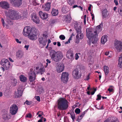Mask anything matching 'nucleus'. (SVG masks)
<instances>
[{
    "label": "nucleus",
    "instance_id": "nucleus-1",
    "mask_svg": "<svg viewBox=\"0 0 122 122\" xmlns=\"http://www.w3.org/2000/svg\"><path fill=\"white\" fill-rule=\"evenodd\" d=\"M50 51L51 59L55 61H60L63 57L62 53L61 51H56L54 50H51Z\"/></svg>",
    "mask_w": 122,
    "mask_h": 122
},
{
    "label": "nucleus",
    "instance_id": "nucleus-2",
    "mask_svg": "<svg viewBox=\"0 0 122 122\" xmlns=\"http://www.w3.org/2000/svg\"><path fill=\"white\" fill-rule=\"evenodd\" d=\"M57 102L58 108L59 110H65L68 108L69 102L65 98H61L58 100Z\"/></svg>",
    "mask_w": 122,
    "mask_h": 122
},
{
    "label": "nucleus",
    "instance_id": "nucleus-3",
    "mask_svg": "<svg viewBox=\"0 0 122 122\" xmlns=\"http://www.w3.org/2000/svg\"><path fill=\"white\" fill-rule=\"evenodd\" d=\"M9 17L12 20H17L21 17V16L18 12L14 10L10 9L8 10Z\"/></svg>",
    "mask_w": 122,
    "mask_h": 122
},
{
    "label": "nucleus",
    "instance_id": "nucleus-4",
    "mask_svg": "<svg viewBox=\"0 0 122 122\" xmlns=\"http://www.w3.org/2000/svg\"><path fill=\"white\" fill-rule=\"evenodd\" d=\"M101 24L97 26L96 30L94 31V33H92V43L96 44L98 40L97 37L98 36L99 30L101 29Z\"/></svg>",
    "mask_w": 122,
    "mask_h": 122
},
{
    "label": "nucleus",
    "instance_id": "nucleus-5",
    "mask_svg": "<svg viewBox=\"0 0 122 122\" xmlns=\"http://www.w3.org/2000/svg\"><path fill=\"white\" fill-rule=\"evenodd\" d=\"M74 28L77 33L76 37L77 39L79 38V39H82L83 37V34L81 33V27L80 25L78 24L77 22L75 23L74 25Z\"/></svg>",
    "mask_w": 122,
    "mask_h": 122
},
{
    "label": "nucleus",
    "instance_id": "nucleus-6",
    "mask_svg": "<svg viewBox=\"0 0 122 122\" xmlns=\"http://www.w3.org/2000/svg\"><path fill=\"white\" fill-rule=\"evenodd\" d=\"M38 31L35 27L32 29L31 33L28 36V38L32 40H34L37 39V36L38 34Z\"/></svg>",
    "mask_w": 122,
    "mask_h": 122
},
{
    "label": "nucleus",
    "instance_id": "nucleus-7",
    "mask_svg": "<svg viewBox=\"0 0 122 122\" xmlns=\"http://www.w3.org/2000/svg\"><path fill=\"white\" fill-rule=\"evenodd\" d=\"M35 68L34 70L32 68L30 69V71L28 73L29 80L30 82L33 81L35 80L36 77Z\"/></svg>",
    "mask_w": 122,
    "mask_h": 122
},
{
    "label": "nucleus",
    "instance_id": "nucleus-8",
    "mask_svg": "<svg viewBox=\"0 0 122 122\" xmlns=\"http://www.w3.org/2000/svg\"><path fill=\"white\" fill-rule=\"evenodd\" d=\"M43 37H41L38 39V41L40 44H41L43 46L46 45L47 41V36L45 34H43Z\"/></svg>",
    "mask_w": 122,
    "mask_h": 122
},
{
    "label": "nucleus",
    "instance_id": "nucleus-9",
    "mask_svg": "<svg viewBox=\"0 0 122 122\" xmlns=\"http://www.w3.org/2000/svg\"><path fill=\"white\" fill-rule=\"evenodd\" d=\"M1 64L6 70H8L10 67V62L8 59H2L1 61Z\"/></svg>",
    "mask_w": 122,
    "mask_h": 122
},
{
    "label": "nucleus",
    "instance_id": "nucleus-10",
    "mask_svg": "<svg viewBox=\"0 0 122 122\" xmlns=\"http://www.w3.org/2000/svg\"><path fill=\"white\" fill-rule=\"evenodd\" d=\"M86 35L87 37L89 40L87 41V44L90 46L92 38V28L90 27L86 29Z\"/></svg>",
    "mask_w": 122,
    "mask_h": 122
},
{
    "label": "nucleus",
    "instance_id": "nucleus-11",
    "mask_svg": "<svg viewBox=\"0 0 122 122\" xmlns=\"http://www.w3.org/2000/svg\"><path fill=\"white\" fill-rule=\"evenodd\" d=\"M33 27H32L31 28V27L29 26L25 27L23 32V34L24 35L26 36H29V35L31 33L32 29Z\"/></svg>",
    "mask_w": 122,
    "mask_h": 122
},
{
    "label": "nucleus",
    "instance_id": "nucleus-12",
    "mask_svg": "<svg viewBox=\"0 0 122 122\" xmlns=\"http://www.w3.org/2000/svg\"><path fill=\"white\" fill-rule=\"evenodd\" d=\"M69 75V74L67 72H63L61 78V81L63 83H66L68 81Z\"/></svg>",
    "mask_w": 122,
    "mask_h": 122
},
{
    "label": "nucleus",
    "instance_id": "nucleus-13",
    "mask_svg": "<svg viewBox=\"0 0 122 122\" xmlns=\"http://www.w3.org/2000/svg\"><path fill=\"white\" fill-rule=\"evenodd\" d=\"M18 109V107L16 105H12L10 108V112L12 115H14L17 112Z\"/></svg>",
    "mask_w": 122,
    "mask_h": 122
},
{
    "label": "nucleus",
    "instance_id": "nucleus-14",
    "mask_svg": "<svg viewBox=\"0 0 122 122\" xmlns=\"http://www.w3.org/2000/svg\"><path fill=\"white\" fill-rule=\"evenodd\" d=\"M72 75L76 79L80 78L81 76V72L77 68L74 69L72 72Z\"/></svg>",
    "mask_w": 122,
    "mask_h": 122
},
{
    "label": "nucleus",
    "instance_id": "nucleus-15",
    "mask_svg": "<svg viewBox=\"0 0 122 122\" xmlns=\"http://www.w3.org/2000/svg\"><path fill=\"white\" fill-rule=\"evenodd\" d=\"M115 47L119 52L122 51V43L120 41H116L115 44Z\"/></svg>",
    "mask_w": 122,
    "mask_h": 122
},
{
    "label": "nucleus",
    "instance_id": "nucleus-16",
    "mask_svg": "<svg viewBox=\"0 0 122 122\" xmlns=\"http://www.w3.org/2000/svg\"><path fill=\"white\" fill-rule=\"evenodd\" d=\"M56 70L58 73H60L62 72L64 70V66L63 65L58 63L56 65Z\"/></svg>",
    "mask_w": 122,
    "mask_h": 122
},
{
    "label": "nucleus",
    "instance_id": "nucleus-17",
    "mask_svg": "<svg viewBox=\"0 0 122 122\" xmlns=\"http://www.w3.org/2000/svg\"><path fill=\"white\" fill-rule=\"evenodd\" d=\"M0 6L4 9H7L9 8V3L5 1H1L0 2Z\"/></svg>",
    "mask_w": 122,
    "mask_h": 122
},
{
    "label": "nucleus",
    "instance_id": "nucleus-18",
    "mask_svg": "<svg viewBox=\"0 0 122 122\" xmlns=\"http://www.w3.org/2000/svg\"><path fill=\"white\" fill-rule=\"evenodd\" d=\"M11 2L13 3L14 6L15 7H19L22 4V0H11Z\"/></svg>",
    "mask_w": 122,
    "mask_h": 122
},
{
    "label": "nucleus",
    "instance_id": "nucleus-19",
    "mask_svg": "<svg viewBox=\"0 0 122 122\" xmlns=\"http://www.w3.org/2000/svg\"><path fill=\"white\" fill-rule=\"evenodd\" d=\"M39 15L41 18L43 20L47 19L48 17V15L47 13H43L41 11H40L39 12Z\"/></svg>",
    "mask_w": 122,
    "mask_h": 122
},
{
    "label": "nucleus",
    "instance_id": "nucleus-20",
    "mask_svg": "<svg viewBox=\"0 0 122 122\" xmlns=\"http://www.w3.org/2000/svg\"><path fill=\"white\" fill-rule=\"evenodd\" d=\"M104 122H119L117 118L113 117H109Z\"/></svg>",
    "mask_w": 122,
    "mask_h": 122
},
{
    "label": "nucleus",
    "instance_id": "nucleus-21",
    "mask_svg": "<svg viewBox=\"0 0 122 122\" xmlns=\"http://www.w3.org/2000/svg\"><path fill=\"white\" fill-rule=\"evenodd\" d=\"M88 56L87 60V62L88 63V65L89 67L91 68V66L92 65V61H91V59L92 58L91 55L92 53L91 51L88 52Z\"/></svg>",
    "mask_w": 122,
    "mask_h": 122
},
{
    "label": "nucleus",
    "instance_id": "nucleus-22",
    "mask_svg": "<svg viewBox=\"0 0 122 122\" xmlns=\"http://www.w3.org/2000/svg\"><path fill=\"white\" fill-rule=\"evenodd\" d=\"M23 55L24 53L22 51L19 50L16 52V56L19 59L22 58L23 56Z\"/></svg>",
    "mask_w": 122,
    "mask_h": 122
},
{
    "label": "nucleus",
    "instance_id": "nucleus-23",
    "mask_svg": "<svg viewBox=\"0 0 122 122\" xmlns=\"http://www.w3.org/2000/svg\"><path fill=\"white\" fill-rule=\"evenodd\" d=\"M64 21L67 23H69L71 20V15L70 14L68 15L67 16H64Z\"/></svg>",
    "mask_w": 122,
    "mask_h": 122
},
{
    "label": "nucleus",
    "instance_id": "nucleus-24",
    "mask_svg": "<svg viewBox=\"0 0 122 122\" xmlns=\"http://www.w3.org/2000/svg\"><path fill=\"white\" fill-rule=\"evenodd\" d=\"M22 87V86H19V88L17 89V93L16 94V95L17 97H19L21 96L22 93V92H21L22 90H21V88Z\"/></svg>",
    "mask_w": 122,
    "mask_h": 122
},
{
    "label": "nucleus",
    "instance_id": "nucleus-25",
    "mask_svg": "<svg viewBox=\"0 0 122 122\" xmlns=\"http://www.w3.org/2000/svg\"><path fill=\"white\" fill-rule=\"evenodd\" d=\"M51 4L50 2H47L45 4L44 9L45 11H49L50 9Z\"/></svg>",
    "mask_w": 122,
    "mask_h": 122
},
{
    "label": "nucleus",
    "instance_id": "nucleus-26",
    "mask_svg": "<svg viewBox=\"0 0 122 122\" xmlns=\"http://www.w3.org/2000/svg\"><path fill=\"white\" fill-rule=\"evenodd\" d=\"M73 54V53L72 51H69L67 53V56H68L69 58L71 59V60H73L74 59Z\"/></svg>",
    "mask_w": 122,
    "mask_h": 122
},
{
    "label": "nucleus",
    "instance_id": "nucleus-27",
    "mask_svg": "<svg viewBox=\"0 0 122 122\" xmlns=\"http://www.w3.org/2000/svg\"><path fill=\"white\" fill-rule=\"evenodd\" d=\"M102 16L103 18H106L108 15V11L106 9H105L102 11Z\"/></svg>",
    "mask_w": 122,
    "mask_h": 122
},
{
    "label": "nucleus",
    "instance_id": "nucleus-28",
    "mask_svg": "<svg viewBox=\"0 0 122 122\" xmlns=\"http://www.w3.org/2000/svg\"><path fill=\"white\" fill-rule=\"evenodd\" d=\"M103 68L105 75H107L109 73V67L107 66H103Z\"/></svg>",
    "mask_w": 122,
    "mask_h": 122
},
{
    "label": "nucleus",
    "instance_id": "nucleus-29",
    "mask_svg": "<svg viewBox=\"0 0 122 122\" xmlns=\"http://www.w3.org/2000/svg\"><path fill=\"white\" fill-rule=\"evenodd\" d=\"M58 10L52 9V11L51 12V14L52 15L54 16H56L58 14Z\"/></svg>",
    "mask_w": 122,
    "mask_h": 122
},
{
    "label": "nucleus",
    "instance_id": "nucleus-30",
    "mask_svg": "<svg viewBox=\"0 0 122 122\" xmlns=\"http://www.w3.org/2000/svg\"><path fill=\"white\" fill-rule=\"evenodd\" d=\"M19 78L20 80L22 82H25L26 81V78L23 75H21L19 76Z\"/></svg>",
    "mask_w": 122,
    "mask_h": 122
},
{
    "label": "nucleus",
    "instance_id": "nucleus-31",
    "mask_svg": "<svg viewBox=\"0 0 122 122\" xmlns=\"http://www.w3.org/2000/svg\"><path fill=\"white\" fill-rule=\"evenodd\" d=\"M121 56L119 59V63L118 65V67L122 68V55H121Z\"/></svg>",
    "mask_w": 122,
    "mask_h": 122
},
{
    "label": "nucleus",
    "instance_id": "nucleus-32",
    "mask_svg": "<svg viewBox=\"0 0 122 122\" xmlns=\"http://www.w3.org/2000/svg\"><path fill=\"white\" fill-rule=\"evenodd\" d=\"M107 41L106 36H102L101 40V42L102 44H104Z\"/></svg>",
    "mask_w": 122,
    "mask_h": 122
},
{
    "label": "nucleus",
    "instance_id": "nucleus-33",
    "mask_svg": "<svg viewBox=\"0 0 122 122\" xmlns=\"http://www.w3.org/2000/svg\"><path fill=\"white\" fill-rule=\"evenodd\" d=\"M33 21L36 24H38L40 22V20L36 15H35L34 18L32 19Z\"/></svg>",
    "mask_w": 122,
    "mask_h": 122
},
{
    "label": "nucleus",
    "instance_id": "nucleus-34",
    "mask_svg": "<svg viewBox=\"0 0 122 122\" xmlns=\"http://www.w3.org/2000/svg\"><path fill=\"white\" fill-rule=\"evenodd\" d=\"M85 113V111L84 112L78 117V118L77 119L76 121L78 122H79L80 120H81L82 119L83 117L84 116Z\"/></svg>",
    "mask_w": 122,
    "mask_h": 122
},
{
    "label": "nucleus",
    "instance_id": "nucleus-35",
    "mask_svg": "<svg viewBox=\"0 0 122 122\" xmlns=\"http://www.w3.org/2000/svg\"><path fill=\"white\" fill-rule=\"evenodd\" d=\"M68 8L67 7H63L62 9V12L64 13H66L68 11Z\"/></svg>",
    "mask_w": 122,
    "mask_h": 122
},
{
    "label": "nucleus",
    "instance_id": "nucleus-36",
    "mask_svg": "<svg viewBox=\"0 0 122 122\" xmlns=\"http://www.w3.org/2000/svg\"><path fill=\"white\" fill-rule=\"evenodd\" d=\"M70 115L71 116V117L73 121L75 118V115L74 113L73 112V111L72 112H71L70 113Z\"/></svg>",
    "mask_w": 122,
    "mask_h": 122
},
{
    "label": "nucleus",
    "instance_id": "nucleus-37",
    "mask_svg": "<svg viewBox=\"0 0 122 122\" xmlns=\"http://www.w3.org/2000/svg\"><path fill=\"white\" fill-rule=\"evenodd\" d=\"M67 2L70 5H72L75 3L74 0H67Z\"/></svg>",
    "mask_w": 122,
    "mask_h": 122
},
{
    "label": "nucleus",
    "instance_id": "nucleus-38",
    "mask_svg": "<svg viewBox=\"0 0 122 122\" xmlns=\"http://www.w3.org/2000/svg\"><path fill=\"white\" fill-rule=\"evenodd\" d=\"M75 112L77 114H79L81 112L80 109L79 108H76L75 111Z\"/></svg>",
    "mask_w": 122,
    "mask_h": 122
},
{
    "label": "nucleus",
    "instance_id": "nucleus-39",
    "mask_svg": "<svg viewBox=\"0 0 122 122\" xmlns=\"http://www.w3.org/2000/svg\"><path fill=\"white\" fill-rule=\"evenodd\" d=\"M91 90V89H90V87L89 86L87 88V89L86 90V91H87V94L89 95H90L91 94H92V92H90L89 91L90 90Z\"/></svg>",
    "mask_w": 122,
    "mask_h": 122
},
{
    "label": "nucleus",
    "instance_id": "nucleus-40",
    "mask_svg": "<svg viewBox=\"0 0 122 122\" xmlns=\"http://www.w3.org/2000/svg\"><path fill=\"white\" fill-rule=\"evenodd\" d=\"M32 102L31 101L29 102L28 100H26L25 102L24 103V104H25V103H26L27 105H30L32 104Z\"/></svg>",
    "mask_w": 122,
    "mask_h": 122
},
{
    "label": "nucleus",
    "instance_id": "nucleus-41",
    "mask_svg": "<svg viewBox=\"0 0 122 122\" xmlns=\"http://www.w3.org/2000/svg\"><path fill=\"white\" fill-rule=\"evenodd\" d=\"M59 38L60 39L64 40L65 39V37L63 35H61L59 36Z\"/></svg>",
    "mask_w": 122,
    "mask_h": 122
},
{
    "label": "nucleus",
    "instance_id": "nucleus-42",
    "mask_svg": "<svg viewBox=\"0 0 122 122\" xmlns=\"http://www.w3.org/2000/svg\"><path fill=\"white\" fill-rule=\"evenodd\" d=\"M8 117L7 114L4 115L3 116V118L5 120L8 119Z\"/></svg>",
    "mask_w": 122,
    "mask_h": 122
},
{
    "label": "nucleus",
    "instance_id": "nucleus-43",
    "mask_svg": "<svg viewBox=\"0 0 122 122\" xmlns=\"http://www.w3.org/2000/svg\"><path fill=\"white\" fill-rule=\"evenodd\" d=\"M97 98L96 100H97L98 101L101 100L102 97L99 94H98L97 95Z\"/></svg>",
    "mask_w": 122,
    "mask_h": 122
},
{
    "label": "nucleus",
    "instance_id": "nucleus-44",
    "mask_svg": "<svg viewBox=\"0 0 122 122\" xmlns=\"http://www.w3.org/2000/svg\"><path fill=\"white\" fill-rule=\"evenodd\" d=\"M97 88H96L93 87L92 88V95H93L96 91Z\"/></svg>",
    "mask_w": 122,
    "mask_h": 122
},
{
    "label": "nucleus",
    "instance_id": "nucleus-45",
    "mask_svg": "<svg viewBox=\"0 0 122 122\" xmlns=\"http://www.w3.org/2000/svg\"><path fill=\"white\" fill-rule=\"evenodd\" d=\"M35 98L39 102L40 101V99L39 96H36Z\"/></svg>",
    "mask_w": 122,
    "mask_h": 122
},
{
    "label": "nucleus",
    "instance_id": "nucleus-46",
    "mask_svg": "<svg viewBox=\"0 0 122 122\" xmlns=\"http://www.w3.org/2000/svg\"><path fill=\"white\" fill-rule=\"evenodd\" d=\"M64 122H69L68 119L66 117H65L64 118Z\"/></svg>",
    "mask_w": 122,
    "mask_h": 122
},
{
    "label": "nucleus",
    "instance_id": "nucleus-47",
    "mask_svg": "<svg viewBox=\"0 0 122 122\" xmlns=\"http://www.w3.org/2000/svg\"><path fill=\"white\" fill-rule=\"evenodd\" d=\"M56 22V19H53L51 21V24H53Z\"/></svg>",
    "mask_w": 122,
    "mask_h": 122
},
{
    "label": "nucleus",
    "instance_id": "nucleus-48",
    "mask_svg": "<svg viewBox=\"0 0 122 122\" xmlns=\"http://www.w3.org/2000/svg\"><path fill=\"white\" fill-rule=\"evenodd\" d=\"M13 81L14 82L13 85L14 86H15L17 83V80L15 79H14L13 80Z\"/></svg>",
    "mask_w": 122,
    "mask_h": 122
},
{
    "label": "nucleus",
    "instance_id": "nucleus-49",
    "mask_svg": "<svg viewBox=\"0 0 122 122\" xmlns=\"http://www.w3.org/2000/svg\"><path fill=\"white\" fill-rule=\"evenodd\" d=\"M92 6V5L90 4V5L88 7V10L89 11V12L92 15V12L91 11V8Z\"/></svg>",
    "mask_w": 122,
    "mask_h": 122
},
{
    "label": "nucleus",
    "instance_id": "nucleus-50",
    "mask_svg": "<svg viewBox=\"0 0 122 122\" xmlns=\"http://www.w3.org/2000/svg\"><path fill=\"white\" fill-rule=\"evenodd\" d=\"M26 117L29 118H31V114L30 113H29L27 115Z\"/></svg>",
    "mask_w": 122,
    "mask_h": 122
},
{
    "label": "nucleus",
    "instance_id": "nucleus-51",
    "mask_svg": "<svg viewBox=\"0 0 122 122\" xmlns=\"http://www.w3.org/2000/svg\"><path fill=\"white\" fill-rule=\"evenodd\" d=\"M75 59L76 60H77L79 58V56H78L77 54H76L75 55Z\"/></svg>",
    "mask_w": 122,
    "mask_h": 122
},
{
    "label": "nucleus",
    "instance_id": "nucleus-52",
    "mask_svg": "<svg viewBox=\"0 0 122 122\" xmlns=\"http://www.w3.org/2000/svg\"><path fill=\"white\" fill-rule=\"evenodd\" d=\"M73 36H74V34H73V33H72L71 35V36L69 38L68 40V41H70L71 40V39L72 38V37Z\"/></svg>",
    "mask_w": 122,
    "mask_h": 122
},
{
    "label": "nucleus",
    "instance_id": "nucleus-53",
    "mask_svg": "<svg viewBox=\"0 0 122 122\" xmlns=\"http://www.w3.org/2000/svg\"><path fill=\"white\" fill-rule=\"evenodd\" d=\"M1 21H2V23L3 26L4 27L5 26V24L4 20V19L3 18H2L1 19Z\"/></svg>",
    "mask_w": 122,
    "mask_h": 122
},
{
    "label": "nucleus",
    "instance_id": "nucleus-54",
    "mask_svg": "<svg viewBox=\"0 0 122 122\" xmlns=\"http://www.w3.org/2000/svg\"><path fill=\"white\" fill-rule=\"evenodd\" d=\"M39 70L40 72H44L45 71V69L44 68H41Z\"/></svg>",
    "mask_w": 122,
    "mask_h": 122
},
{
    "label": "nucleus",
    "instance_id": "nucleus-55",
    "mask_svg": "<svg viewBox=\"0 0 122 122\" xmlns=\"http://www.w3.org/2000/svg\"><path fill=\"white\" fill-rule=\"evenodd\" d=\"M113 89L112 88H109L108 89V90L110 92H112L113 91Z\"/></svg>",
    "mask_w": 122,
    "mask_h": 122
},
{
    "label": "nucleus",
    "instance_id": "nucleus-56",
    "mask_svg": "<svg viewBox=\"0 0 122 122\" xmlns=\"http://www.w3.org/2000/svg\"><path fill=\"white\" fill-rule=\"evenodd\" d=\"M44 114L43 112H42L41 113H40V114H39L38 115V116L37 117H41L42 116V115H43Z\"/></svg>",
    "mask_w": 122,
    "mask_h": 122
},
{
    "label": "nucleus",
    "instance_id": "nucleus-57",
    "mask_svg": "<svg viewBox=\"0 0 122 122\" xmlns=\"http://www.w3.org/2000/svg\"><path fill=\"white\" fill-rule=\"evenodd\" d=\"M46 61L47 62V63H46V64L47 65L48 63H50L51 62V61L48 59H47L46 60Z\"/></svg>",
    "mask_w": 122,
    "mask_h": 122
},
{
    "label": "nucleus",
    "instance_id": "nucleus-58",
    "mask_svg": "<svg viewBox=\"0 0 122 122\" xmlns=\"http://www.w3.org/2000/svg\"><path fill=\"white\" fill-rule=\"evenodd\" d=\"M114 2L115 3L116 5H118V2L117 0H114Z\"/></svg>",
    "mask_w": 122,
    "mask_h": 122
},
{
    "label": "nucleus",
    "instance_id": "nucleus-59",
    "mask_svg": "<svg viewBox=\"0 0 122 122\" xmlns=\"http://www.w3.org/2000/svg\"><path fill=\"white\" fill-rule=\"evenodd\" d=\"M75 42L77 44L79 42V39L78 38L75 41Z\"/></svg>",
    "mask_w": 122,
    "mask_h": 122
},
{
    "label": "nucleus",
    "instance_id": "nucleus-60",
    "mask_svg": "<svg viewBox=\"0 0 122 122\" xmlns=\"http://www.w3.org/2000/svg\"><path fill=\"white\" fill-rule=\"evenodd\" d=\"M15 40H16V41L17 43H19L20 44L21 43V41H19V40L18 39H16Z\"/></svg>",
    "mask_w": 122,
    "mask_h": 122
},
{
    "label": "nucleus",
    "instance_id": "nucleus-61",
    "mask_svg": "<svg viewBox=\"0 0 122 122\" xmlns=\"http://www.w3.org/2000/svg\"><path fill=\"white\" fill-rule=\"evenodd\" d=\"M41 119H42L43 120V121L44 122H45L46 121V119L45 118H44L43 117H41Z\"/></svg>",
    "mask_w": 122,
    "mask_h": 122
},
{
    "label": "nucleus",
    "instance_id": "nucleus-62",
    "mask_svg": "<svg viewBox=\"0 0 122 122\" xmlns=\"http://www.w3.org/2000/svg\"><path fill=\"white\" fill-rule=\"evenodd\" d=\"M118 12L119 14L121 15L122 12V10L121 9H120L119 10H118Z\"/></svg>",
    "mask_w": 122,
    "mask_h": 122
},
{
    "label": "nucleus",
    "instance_id": "nucleus-63",
    "mask_svg": "<svg viewBox=\"0 0 122 122\" xmlns=\"http://www.w3.org/2000/svg\"><path fill=\"white\" fill-rule=\"evenodd\" d=\"M57 45L58 46H61V44L60 42L58 41L57 42Z\"/></svg>",
    "mask_w": 122,
    "mask_h": 122
},
{
    "label": "nucleus",
    "instance_id": "nucleus-64",
    "mask_svg": "<svg viewBox=\"0 0 122 122\" xmlns=\"http://www.w3.org/2000/svg\"><path fill=\"white\" fill-rule=\"evenodd\" d=\"M109 52H106L105 53V55L106 56H108L109 54Z\"/></svg>",
    "mask_w": 122,
    "mask_h": 122
}]
</instances>
